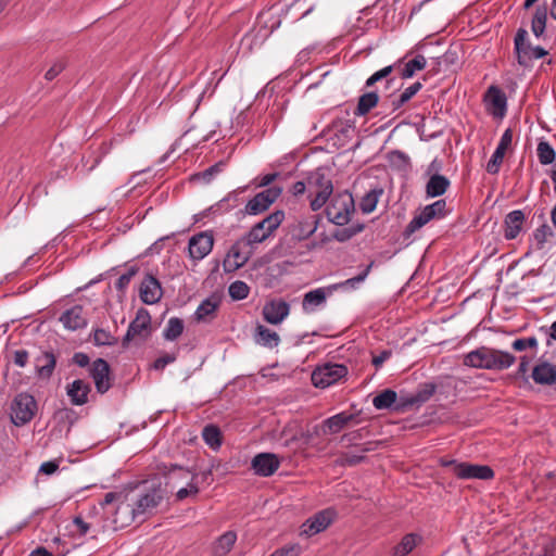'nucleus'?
<instances>
[{
  "instance_id": "57",
  "label": "nucleus",
  "mask_w": 556,
  "mask_h": 556,
  "mask_svg": "<svg viewBox=\"0 0 556 556\" xmlns=\"http://www.w3.org/2000/svg\"><path fill=\"white\" fill-rule=\"evenodd\" d=\"M65 68V63L61 60L54 62L52 66L46 72L45 78L49 81L53 80Z\"/></svg>"
},
{
  "instance_id": "54",
  "label": "nucleus",
  "mask_w": 556,
  "mask_h": 556,
  "mask_svg": "<svg viewBox=\"0 0 556 556\" xmlns=\"http://www.w3.org/2000/svg\"><path fill=\"white\" fill-rule=\"evenodd\" d=\"M137 271H138L137 267L132 266L126 273L121 275L115 282L116 290L122 291V292L125 291L127 289V287L129 286L132 277L137 274Z\"/></svg>"
},
{
  "instance_id": "3",
  "label": "nucleus",
  "mask_w": 556,
  "mask_h": 556,
  "mask_svg": "<svg viewBox=\"0 0 556 556\" xmlns=\"http://www.w3.org/2000/svg\"><path fill=\"white\" fill-rule=\"evenodd\" d=\"M285 219L283 211H275L263 220L256 223L248 233L240 238L248 248H253L268 239Z\"/></svg>"
},
{
  "instance_id": "26",
  "label": "nucleus",
  "mask_w": 556,
  "mask_h": 556,
  "mask_svg": "<svg viewBox=\"0 0 556 556\" xmlns=\"http://www.w3.org/2000/svg\"><path fill=\"white\" fill-rule=\"evenodd\" d=\"M526 215L522 210L509 212L504 219V237L507 240L516 239L522 230Z\"/></svg>"
},
{
  "instance_id": "43",
  "label": "nucleus",
  "mask_w": 556,
  "mask_h": 556,
  "mask_svg": "<svg viewBox=\"0 0 556 556\" xmlns=\"http://www.w3.org/2000/svg\"><path fill=\"white\" fill-rule=\"evenodd\" d=\"M184 331V321L178 317H172L168 319L164 330L163 337L167 341H175L178 339Z\"/></svg>"
},
{
  "instance_id": "28",
  "label": "nucleus",
  "mask_w": 556,
  "mask_h": 556,
  "mask_svg": "<svg viewBox=\"0 0 556 556\" xmlns=\"http://www.w3.org/2000/svg\"><path fill=\"white\" fill-rule=\"evenodd\" d=\"M90 391V384L81 379H76L66 387V394L71 403L76 406L85 405L88 402Z\"/></svg>"
},
{
  "instance_id": "23",
  "label": "nucleus",
  "mask_w": 556,
  "mask_h": 556,
  "mask_svg": "<svg viewBox=\"0 0 556 556\" xmlns=\"http://www.w3.org/2000/svg\"><path fill=\"white\" fill-rule=\"evenodd\" d=\"M511 141H513V130L510 128H507L503 132L495 151L493 152L491 159L489 160V162L486 164L488 173L495 175L500 172V167L504 160L505 152L510 147Z\"/></svg>"
},
{
  "instance_id": "22",
  "label": "nucleus",
  "mask_w": 556,
  "mask_h": 556,
  "mask_svg": "<svg viewBox=\"0 0 556 556\" xmlns=\"http://www.w3.org/2000/svg\"><path fill=\"white\" fill-rule=\"evenodd\" d=\"M319 220V215L298 217L290 227L291 236L299 241L309 238L317 230Z\"/></svg>"
},
{
  "instance_id": "40",
  "label": "nucleus",
  "mask_w": 556,
  "mask_h": 556,
  "mask_svg": "<svg viewBox=\"0 0 556 556\" xmlns=\"http://www.w3.org/2000/svg\"><path fill=\"white\" fill-rule=\"evenodd\" d=\"M202 438L213 450H218L222 445V432L215 425L205 426L202 431Z\"/></svg>"
},
{
  "instance_id": "17",
  "label": "nucleus",
  "mask_w": 556,
  "mask_h": 556,
  "mask_svg": "<svg viewBox=\"0 0 556 556\" xmlns=\"http://www.w3.org/2000/svg\"><path fill=\"white\" fill-rule=\"evenodd\" d=\"M281 460L274 453L263 452L256 454L251 460V469L258 477H270L280 467Z\"/></svg>"
},
{
  "instance_id": "38",
  "label": "nucleus",
  "mask_w": 556,
  "mask_h": 556,
  "mask_svg": "<svg viewBox=\"0 0 556 556\" xmlns=\"http://www.w3.org/2000/svg\"><path fill=\"white\" fill-rule=\"evenodd\" d=\"M237 541V533L235 531H227L222 534L214 544V554L216 556H225L233 547Z\"/></svg>"
},
{
  "instance_id": "11",
  "label": "nucleus",
  "mask_w": 556,
  "mask_h": 556,
  "mask_svg": "<svg viewBox=\"0 0 556 556\" xmlns=\"http://www.w3.org/2000/svg\"><path fill=\"white\" fill-rule=\"evenodd\" d=\"M337 510L332 507L317 511L301 526V535L313 536L325 531L337 518Z\"/></svg>"
},
{
  "instance_id": "6",
  "label": "nucleus",
  "mask_w": 556,
  "mask_h": 556,
  "mask_svg": "<svg viewBox=\"0 0 556 556\" xmlns=\"http://www.w3.org/2000/svg\"><path fill=\"white\" fill-rule=\"evenodd\" d=\"M10 409L11 421L15 426L22 427L28 424L35 417L38 405L31 394L27 392H21L13 399Z\"/></svg>"
},
{
  "instance_id": "47",
  "label": "nucleus",
  "mask_w": 556,
  "mask_h": 556,
  "mask_svg": "<svg viewBox=\"0 0 556 556\" xmlns=\"http://www.w3.org/2000/svg\"><path fill=\"white\" fill-rule=\"evenodd\" d=\"M402 394L397 396L396 392L391 389H384V409H393L395 412H406L407 407H402Z\"/></svg>"
},
{
  "instance_id": "61",
  "label": "nucleus",
  "mask_w": 556,
  "mask_h": 556,
  "mask_svg": "<svg viewBox=\"0 0 556 556\" xmlns=\"http://www.w3.org/2000/svg\"><path fill=\"white\" fill-rule=\"evenodd\" d=\"M73 523L76 528V531L80 535H86L89 531V523H87L81 517H75Z\"/></svg>"
},
{
  "instance_id": "20",
  "label": "nucleus",
  "mask_w": 556,
  "mask_h": 556,
  "mask_svg": "<svg viewBox=\"0 0 556 556\" xmlns=\"http://www.w3.org/2000/svg\"><path fill=\"white\" fill-rule=\"evenodd\" d=\"M290 313V304L282 299H273L265 303L262 315L265 321L271 325L282 323Z\"/></svg>"
},
{
  "instance_id": "19",
  "label": "nucleus",
  "mask_w": 556,
  "mask_h": 556,
  "mask_svg": "<svg viewBox=\"0 0 556 556\" xmlns=\"http://www.w3.org/2000/svg\"><path fill=\"white\" fill-rule=\"evenodd\" d=\"M437 391L434 382H424L418 386L414 393L402 394V407L419 408L422 404L428 402Z\"/></svg>"
},
{
  "instance_id": "36",
  "label": "nucleus",
  "mask_w": 556,
  "mask_h": 556,
  "mask_svg": "<svg viewBox=\"0 0 556 556\" xmlns=\"http://www.w3.org/2000/svg\"><path fill=\"white\" fill-rule=\"evenodd\" d=\"M219 306V299L212 295L203 300L198 306L194 313V317L198 321H205L213 318L215 312Z\"/></svg>"
},
{
  "instance_id": "16",
  "label": "nucleus",
  "mask_w": 556,
  "mask_h": 556,
  "mask_svg": "<svg viewBox=\"0 0 556 556\" xmlns=\"http://www.w3.org/2000/svg\"><path fill=\"white\" fill-rule=\"evenodd\" d=\"M281 189L269 187L254 195L245 205V213L257 215L266 211L280 195Z\"/></svg>"
},
{
  "instance_id": "62",
  "label": "nucleus",
  "mask_w": 556,
  "mask_h": 556,
  "mask_svg": "<svg viewBox=\"0 0 556 556\" xmlns=\"http://www.w3.org/2000/svg\"><path fill=\"white\" fill-rule=\"evenodd\" d=\"M314 51V47H307L302 49L296 55V63L303 65L311 59V54Z\"/></svg>"
},
{
  "instance_id": "9",
  "label": "nucleus",
  "mask_w": 556,
  "mask_h": 556,
  "mask_svg": "<svg viewBox=\"0 0 556 556\" xmlns=\"http://www.w3.org/2000/svg\"><path fill=\"white\" fill-rule=\"evenodd\" d=\"M161 500L162 496L153 489L140 495L132 506L125 501H119L116 507V514L129 513L131 518L135 519L137 516L143 515L148 510L155 508Z\"/></svg>"
},
{
  "instance_id": "21",
  "label": "nucleus",
  "mask_w": 556,
  "mask_h": 556,
  "mask_svg": "<svg viewBox=\"0 0 556 556\" xmlns=\"http://www.w3.org/2000/svg\"><path fill=\"white\" fill-rule=\"evenodd\" d=\"M139 296L147 305L155 304L162 299L163 289L161 282L152 274H147L142 279L139 289Z\"/></svg>"
},
{
  "instance_id": "15",
  "label": "nucleus",
  "mask_w": 556,
  "mask_h": 556,
  "mask_svg": "<svg viewBox=\"0 0 556 556\" xmlns=\"http://www.w3.org/2000/svg\"><path fill=\"white\" fill-rule=\"evenodd\" d=\"M111 368L109 363L103 358H97L89 366V376L94 382L98 393L104 394L112 387Z\"/></svg>"
},
{
  "instance_id": "13",
  "label": "nucleus",
  "mask_w": 556,
  "mask_h": 556,
  "mask_svg": "<svg viewBox=\"0 0 556 556\" xmlns=\"http://www.w3.org/2000/svg\"><path fill=\"white\" fill-rule=\"evenodd\" d=\"M151 316L144 308H140L135 319L129 324L126 334L123 338V345L127 346L136 338L147 339L150 333Z\"/></svg>"
},
{
  "instance_id": "46",
  "label": "nucleus",
  "mask_w": 556,
  "mask_h": 556,
  "mask_svg": "<svg viewBox=\"0 0 556 556\" xmlns=\"http://www.w3.org/2000/svg\"><path fill=\"white\" fill-rule=\"evenodd\" d=\"M228 293L232 300H244L249 296L250 287L242 280H236L230 283Z\"/></svg>"
},
{
  "instance_id": "5",
  "label": "nucleus",
  "mask_w": 556,
  "mask_h": 556,
  "mask_svg": "<svg viewBox=\"0 0 556 556\" xmlns=\"http://www.w3.org/2000/svg\"><path fill=\"white\" fill-rule=\"evenodd\" d=\"M348 374V367L343 364L325 363L316 366L311 379L316 388L326 389L346 379Z\"/></svg>"
},
{
  "instance_id": "44",
  "label": "nucleus",
  "mask_w": 556,
  "mask_h": 556,
  "mask_svg": "<svg viewBox=\"0 0 556 556\" xmlns=\"http://www.w3.org/2000/svg\"><path fill=\"white\" fill-rule=\"evenodd\" d=\"M546 8H536L531 23V30L535 37H540L544 34L546 27Z\"/></svg>"
},
{
  "instance_id": "1",
  "label": "nucleus",
  "mask_w": 556,
  "mask_h": 556,
  "mask_svg": "<svg viewBox=\"0 0 556 556\" xmlns=\"http://www.w3.org/2000/svg\"><path fill=\"white\" fill-rule=\"evenodd\" d=\"M516 357L507 352L482 345L464 355L463 364L467 367L502 371L514 365Z\"/></svg>"
},
{
  "instance_id": "60",
  "label": "nucleus",
  "mask_w": 556,
  "mask_h": 556,
  "mask_svg": "<svg viewBox=\"0 0 556 556\" xmlns=\"http://www.w3.org/2000/svg\"><path fill=\"white\" fill-rule=\"evenodd\" d=\"M59 462L58 460H49L41 464L39 468V472L50 476L58 471L59 469Z\"/></svg>"
},
{
  "instance_id": "49",
  "label": "nucleus",
  "mask_w": 556,
  "mask_h": 556,
  "mask_svg": "<svg viewBox=\"0 0 556 556\" xmlns=\"http://www.w3.org/2000/svg\"><path fill=\"white\" fill-rule=\"evenodd\" d=\"M381 192H382V190H379V191L372 190L362 198L359 207L363 213L368 214V213H371L376 208V205L378 203V197H379V193H381Z\"/></svg>"
},
{
  "instance_id": "4",
  "label": "nucleus",
  "mask_w": 556,
  "mask_h": 556,
  "mask_svg": "<svg viewBox=\"0 0 556 556\" xmlns=\"http://www.w3.org/2000/svg\"><path fill=\"white\" fill-rule=\"evenodd\" d=\"M452 211L447 207V202L445 199H440L431 204L426 205L412 218V220L406 226L404 230L405 237L408 238L412 233L433 219L445 218Z\"/></svg>"
},
{
  "instance_id": "7",
  "label": "nucleus",
  "mask_w": 556,
  "mask_h": 556,
  "mask_svg": "<svg viewBox=\"0 0 556 556\" xmlns=\"http://www.w3.org/2000/svg\"><path fill=\"white\" fill-rule=\"evenodd\" d=\"M514 52L520 66H528L531 61L542 59L547 51L541 47H533L528 41V31L525 28H518L514 38Z\"/></svg>"
},
{
  "instance_id": "55",
  "label": "nucleus",
  "mask_w": 556,
  "mask_h": 556,
  "mask_svg": "<svg viewBox=\"0 0 556 556\" xmlns=\"http://www.w3.org/2000/svg\"><path fill=\"white\" fill-rule=\"evenodd\" d=\"M515 351H525L526 349H536L538 340L535 337L519 338L511 343Z\"/></svg>"
},
{
  "instance_id": "53",
  "label": "nucleus",
  "mask_w": 556,
  "mask_h": 556,
  "mask_svg": "<svg viewBox=\"0 0 556 556\" xmlns=\"http://www.w3.org/2000/svg\"><path fill=\"white\" fill-rule=\"evenodd\" d=\"M178 352L167 353L160 357H157L152 365L150 366L151 369H154L156 371H162L167 365L174 363L177 359Z\"/></svg>"
},
{
  "instance_id": "14",
  "label": "nucleus",
  "mask_w": 556,
  "mask_h": 556,
  "mask_svg": "<svg viewBox=\"0 0 556 556\" xmlns=\"http://www.w3.org/2000/svg\"><path fill=\"white\" fill-rule=\"evenodd\" d=\"M213 245L214 236L212 231L206 230L193 235L188 243L189 257L197 262L201 261L211 253Z\"/></svg>"
},
{
  "instance_id": "33",
  "label": "nucleus",
  "mask_w": 556,
  "mask_h": 556,
  "mask_svg": "<svg viewBox=\"0 0 556 556\" xmlns=\"http://www.w3.org/2000/svg\"><path fill=\"white\" fill-rule=\"evenodd\" d=\"M354 418L355 416L349 412L336 414L324 421V431L331 434L338 433Z\"/></svg>"
},
{
  "instance_id": "59",
  "label": "nucleus",
  "mask_w": 556,
  "mask_h": 556,
  "mask_svg": "<svg viewBox=\"0 0 556 556\" xmlns=\"http://www.w3.org/2000/svg\"><path fill=\"white\" fill-rule=\"evenodd\" d=\"M198 492H199L198 485L193 482H190V483H188L187 486L181 488L177 491L176 497L181 501V500L187 498L190 495H197Z\"/></svg>"
},
{
  "instance_id": "63",
  "label": "nucleus",
  "mask_w": 556,
  "mask_h": 556,
  "mask_svg": "<svg viewBox=\"0 0 556 556\" xmlns=\"http://www.w3.org/2000/svg\"><path fill=\"white\" fill-rule=\"evenodd\" d=\"M123 495L121 493L109 492L104 495L103 500L99 503L102 508L111 505L112 503L121 500Z\"/></svg>"
},
{
  "instance_id": "58",
  "label": "nucleus",
  "mask_w": 556,
  "mask_h": 556,
  "mask_svg": "<svg viewBox=\"0 0 556 556\" xmlns=\"http://www.w3.org/2000/svg\"><path fill=\"white\" fill-rule=\"evenodd\" d=\"M29 354L26 350H16L13 352L12 361L17 367H25L28 363Z\"/></svg>"
},
{
  "instance_id": "10",
  "label": "nucleus",
  "mask_w": 556,
  "mask_h": 556,
  "mask_svg": "<svg viewBox=\"0 0 556 556\" xmlns=\"http://www.w3.org/2000/svg\"><path fill=\"white\" fill-rule=\"evenodd\" d=\"M453 466V473L458 479L469 480V479H479V480H491L494 477L493 469L488 465H478L470 463H457L455 460H451L444 463V466Z\"/></svg>"
},
{
  "instance_id": "30",
  "label": "nucleus",
  "mask_w": 556,
  "mask_h": 556,
  "mask_svg": "<svg viewBox=\"0 0 556 556\" xmlns=\"http://www.w3.org/2000/svg\"><path fill=\"white\" fill-rule=\"evenodd\" d=\"M532 379L538 384L552 386L556 382V366L548 362H542L532 369Z\"/></svg>"
},
{
  "instance_id": "18",
  "label": "nucleus",
  "mask_w": 556,
  "mask_h": 556,
  "mask_svg": "<svg viewBox=\"0 0 556 556\" xmlns=\"http://www.w3.org/2000/svg\"><path fill=\"white\" fill-rule=\"evenodd\" d=\"M245 248L248 247L241 239L232 244L223 262V267L226 273H232L245 265L252 254V250L249 248V250L245 251Z\"/></svg>"
},
{
  "instance_id": "32",
  "label": "nucleus",
  "mask_w": 556,
  "mask_h": 556,
  "mask_svg": "<svg viewBox=\"0 0 556 556\" xmlns=\"http://www.w3.org/2000/svg\"><path fill=\"white\" fill-rule=\"evenodd\" d=\"M254 341L264 348L274 349L279 345L280 337L276 331L263 325H257L255 327Z\"/></svg>"
},
{
  "instance_id": "24",
  "label": "nucleus",
  "mask_w": 556,
  "mask_h": 556,
  "mask_svg": "<svg viewBox=\"0 0 556 556\" xmlns=\"http://www.w3.org/2000/svg\"><path fill=\"white\" fill-rule=\"evenodd\" d=\"M60 323L63 327L70 331L83 329L87 326V317L84 314V307L81 305H74L65 309L59 317Z\"/></svg>"
},
{
  "instance_id": "8",
  "label": "nucleus",
  "mask_w": 556,
  "mask_h": 556,
  "mask_svg": "<svg viewBox=\"0 0 556 556\" xmlns=\"http://www.w3.org/2000/svg\"><path fill=\"white\" fill-rule=\"evenodd\" d=\"M353 212L354 200L349 192L337 194L326 207L328 219L338 226L346 225Z\"/></svg>"
},
{
  "instance_id": "2",
  "label": "nucleus",
  "mask_w": 556,
  "mask_h": 556,
  "mask_svg": "<svg viewBox=\"0 0 556 556\" xmlns=\"http://www.w3.org/2000/svg\"><path fill=\"white\" fill-rule=\"evenodd\" d=\"M307 192L311 199L312 211L320 210L333 192L332 181L321 168H317L307 175Z\"/></svg>"
},
{
  "instance_id": "41",
  "label": "nucleus",
  "mask_w": 556,
  "mask_h": 556,
  "mask_svg": "<svg viewBox=\"0 0 556 556\" xmlns=\"http://www.w3.org/2000/svg\"><path fill=\"white\" fill-rule=\"evenodd\" d=\"M536 155L541 165H549L555 162L556 151L548 141L541 140L536 147Z\"/></svg>"
},
{
  "instance_id": "35",
  "label": "nucleus",
  "mask_w": 556,
  "mask_h": 556,
  "mask_svg": "<svg viewBox=\"0 0 556 556\" xmlns=\"http://www.w3.org/2000/svg\"><path fill=\"white\" fill-rule=\"evenodd\" d=\"M387 160L389 163V166L393 169L400 173L401 175H406L410 169V159L409 156L399 150L390 151L387 154Z\"/></svg>"
},
{
  "instance_id": "42",
  "label": "nucleus",
  "mask_w": 556,
  "mask_h": 556,
  "mask_svg": "<svg viewBox=\"0 0 556 556\" xmlns=\"http://www.w3.org/2000/svg\"><path fill=\"white\" fill-rule=\"evenodd\" d=\"M379 101V96L377 92H366L359 97L357 108L355 110V115H366L371 109H374Z\"/></svg>"
},
{
  "instance_id": "45",
  "label": "nucleus",
  "mask_w": 556,
  "mask_h": 556,
  "mask_svg": "<svg viewBox=\"0 0 556 556\" xmlns=\"http://www.w3.org/2000/svg\"><path fill=\"white\" fill-rule=\"evenodd\" d=\"M225 162L220 161L204 169L203 172L197 173L192 176L193 180L203 181L210 184L219 173L225 168Z\"/></svg>"
},
{
  "instance_id": "48",
  "label": "nucleus",
  "mask_w": 556,
  "mask_h": 556,
  "mask_svg": "<svg viewBox=\"0 0 556 556\" xmlns=\"http://www.w3.org/2000/svg\"><path fill=\"white\" fill-rule=\"evenodd\" d=\"M422 85L420 81H415L407 88L403 90V92L399 96L396 100L393 101L394 110L401 108L403 104L408 102L420 89Z\"/></svg>"
},
{
  "instance_id": "29",
  "label": "nucleus",
  "mask_w": 556,
  "mask_h": 556,
  "mask_svg": "<svg viewBox=\"0 0 556 556\" xmlns=\"http://www.w3.org/2000/svg\"><path fill=\"white\" fill-rule=\"evenodd\" d=\"M56 357L53 352L45 351L41 352L35 358V369L39 378L49 379L55 368Z\"/></svg>"
},
{
  "instance_id": "52",
  "label": "nucleus",
  "mask_w": 556,
  "mask_h": 556,
  "mask_svg": "<svg viewBox=\"0 0 556 556\" xmlns=\"http://www.w3.org/2000/svg\"><path fill=\"white\" fill-rule=\"evenodd\" d=\"M553 235L551 227L546 224H543L539 228H536L533 232V239L535 241V245L538 250L544 248L548 237Z\"/></svg>"
},
{
  "instance_id": "37",
  "label": "nucleus",
  "mask_w": 556,
  "mask_h": 556,
  "mask_svg": "<svg viewBox=\"0 0 556 556\" xmlns=\"http://www.w3.org/2000/svg\"><path fill=\"white\" fill-rule=\"evenodd\" d=\"M372 266V263L369 264L365 269H363L358 275L355 277L349 278L344 281L337 282L330 285V291H338V290H355L359 287V285L366 279L368 276L370 268Z\"/></svg>"
},
{
  "instance_id": "50",
  "label": "nucleus",
  "mask_w": 556,
  "mask_h": 556,
  "mask_svg": "<svg viewBox=\"0 0 556 556\" xmlns=\"http://www.w3.org/2000/svg\"><path fill=\"white\" fill-rule=\"evenodd\" d=\"M266 35H260V31L251 30L241 39V48L251 52L255 46H260Z\"/></svg>"
},
{
  "instance_id": "39",
  "label": "nucleus",
  "mask_w": 556,
  "mask_h": 556,
  "mask_svg": "<svg viewBox=\"0 0 556 556\" xmlns=\"http://www.w3.org/2000/svg\"><path fill=\"white\" fill-rule=\"evenodd\" d=\"M238 202V193L237 192H230L227 197L223 198L220 201L212 205L210 208H207L206 212L203 213V215H206L207 213L212 214H222L229 212L233 207L237 206Z\"/></svg>"
},
{
  "instance_id": "12",
  "label": "nucleus",
  "mask_w": 556,
  "mask_h": 556,
  "mask_svg": "<svg viewBox=\"0 0 556 556\" xmlns=\"http://www.w3.org/2000/svg\"><path fill=\"white\" fill-rule=\"evenodd\" d=\"M483 103L485 110L493 117L503 118L507 112V97L505 92L496 85H491L484 96Z\"/></svg>"
},
{
  "instance_id": "64",
  "label": "nucleus",
  "mask_w": 556,
  "mask_h": 556,
  "mask_svg": "<svg viewBox=\"0 0 556 556\" xmlns=\"http://www.w3.org/2000/svg\"><path fill=\"white\" fill-rule=\"evenodd\" d=\"M73 362L79 367H86L89 365V356L86 353L77 352L73 356Z\"/></svg>"
},
{
  "instance_id": "25",
  "label": "nucleus",
  "mask_w": 556,
  "mask_h": 556,
  "mask_svg": "<svg viewBox=\"0 0 556 556\" xmlns=\"http://www.w3.org/2000/svg\"><path fill=\"white\" fill-rule=\"evenodd\" d=\"M333 291H330V285L308 291L303 296V311L306 313L315 312L317 307L326 303L327 296L331 295Z\"/></svg>"
},
{
  "instance_id": "56",
  "label": "nucleus",
  "mask_w": 556,
  "mask_h": 556,
  "mask_svg": "<svg viewBox=\"0 0 556 556\" xmlns=\"http://www.w3.org/2000/svg\"><path fill=\"white\" fill-rule=\"evenodd\" d=\"M300 553L301 546L295 543L278 548L269 556H300Z\"/></svg>"
},
{
  "instance_id": "51",
  "label": "nucleus",
  "mask_w": 556,
  "mask_h": 556,
  "mask_svg": "<svg viewBox=\"0 0 556 556\" xmlns=\"http://www.w3.org/2000/svg\"><path fill=\"white\" fill-rule=\"evenodd\" d=\"M93 342L96 345H114L117 339L109 330L97 328L93 331Z\"/></svg>"
},
{
  "instance_id": "34",
  "label": "nucleus",
  "mask_w": 556,
  "mask_h": 556,
  "mask_svg": "<svg viewBox=\"0 0 556 556\" xmlns=\"http://www.w3.org/2000/svg\"><path fill=\"white\" fill-rule=\"evenodd\" d=\"M422 538L417 533H407L401 541L392 548V556H407L414 548L421 543Z\"/></svg>"
},
{
  "instance_id": "27",
  "label": "nucleus",
  "mask_w": 556,
  "mask_h": 556,
  "mask_svg": "<svg viewBox=\"0 0 556 556\" xmlns=\"http://www.w3.org/2000/svg\"><path fill=\"white\" fill-rule=\"evenodd\" d=\"M407 58L408 55H406L402 61H400L396 66L400 76L403 79L414 77L417 72L426 68L428 64L427 59L422 54H415L412 59Z\"/></svg>"
},
{
  "instance_id": "31",
  "label": "nucleus",
  "mask_w": 556,
  "mask_h": 556,
  "mask_svg": "<svg viewBox=\"0 0 556 556\" xmlns=\"http://www.w3.org/2000/svg\"><path fill=\"white\" fill-rule=\"evenodd\" d=\"M451 186L447 177L441 174H432L426 184L427 198H437L443 195Z\"/></svg>"
}]
</instances>
